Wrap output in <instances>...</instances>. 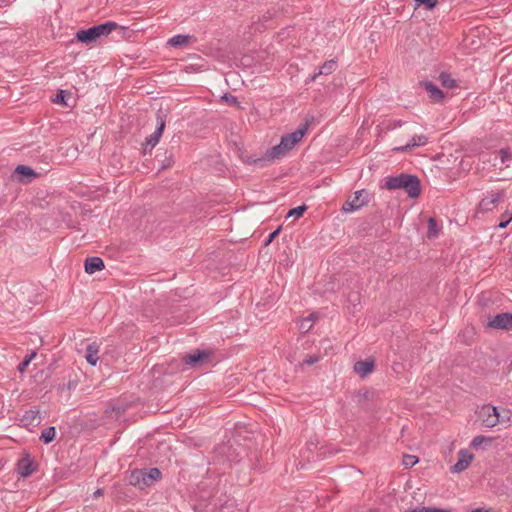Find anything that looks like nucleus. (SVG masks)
Masks as SVG:
<instances>
[{
    "instance_id": "29",
    "label": "nucleus",
    "mask_w": 512,
    "mask_h": 512,
    "mask_svg": "<svg viewBox=\"0 0 512 512\" xmlns=\"http://www.w3.org/2000/svg\"><path fill=\"white\" fill-rule=\"evenodd\" d=\"M307 210V206L305 204L300 205L298 207L292 208L288 211L286 218L294 217V218H300L303 216L305 211Z\"/></svg>"
},
{
    "instance_id": "10",
    "label": "nucleus",
    "mask_w": 512,
    "mask_h": 512,
    "mask_svg": "<svg viewBox=\"0 0 512 512\" xmlns=\"http://www.w3.org/2000/svg\"><path fill=\"white\" fill-rule=\"evenodd\" d=\"M36 176L37 173L29 166L18 165L12 174V179L21 183H29Z\"/></svg>"
},
{
    "instance_id": "40",
    "label": "nucleus",
    "mask_w": 512,
    "mask_h": 512,
    "mask_svg": "<svg viewBox=\"0 0 512 512\" xmlns=\"http://www.w3.org/2000/svg\"><path fill=\"white\" fill-rule=\"evenodd\" d=\"M403 125V122L401 120L393 121L387 125V129H395L397 127H400Z\"/></svg>"
},
{
    "instance_id": "8",
    "label": "nucleus",
    "mask_w": 512,
    "mask_h": 512,
    "mask_svg": "<svg viewBox=\"0 0 512 512\" xmlns=\"http://www.w3.org/2000/svg\"><path fill=\"white\" fill-rule=\"evenodd\" d=\"M503 199L504 193L502 191L491 192L479 202L477 211L482 213L492 211Z\"/></svg>"
},
{
    "instance_id": "26",
    "label": "nucleus",
    "mask_w": 512,
    "mask_h": 512,
    "mask_svg": "<svg viewBox=\"0 0 512 512\" xmlns=\"http://www.w3.org/2000/svg\"><path fill=\"white\" fill-rule=\"evenodd\" d=\"M439 229L436 220L433 217L428 219V231L427 237L429 239L436 238L438 236Z\"/></svg>"
},
{
    "instance_id": "42",
    "label": "nucleus",
    "mask_w": 512,
    "mask_h": 512,
    "mask_svg": "<svg viewBox=\"0 0 512 512\" xmlns=\"http://www.w3.org/2000/svg\"><path fill=\"white\" fill-rule=\"evenodd\" d=\"M103 495V489H97L95 492H94V497H100Z\"/></svg>"
},
{
    "instance_id": "43",
    "label": "nucleus",
    "mask_w": 512,
    "mask_h": 512,
    "mask_svg": "<svg viewBox=\"0 0 512 512\" xmlns=\"http://www.w3.org/2000/svg\"><path fill=\"white\" fill-rule=\"evenodd\" d=\"M470 512H489V510H486L484 508H477V509H474V510H472Z\"/></svg>"
},
{
    "instance_id": "33",
    "label": "nucleus",
    "mask_w": 512,
    "mask_h": 512,
    "mask_svg": "<svg viewBox=\"0 0 512 512\" xmlns=\"http://www.w3.org/2000/svg\"><path fill=\"white\" fill-rule=\"evenodd\" d=\"M36 356V352H32L30 355L26 356L25 359L18 365L19 372L23 373L28 367L30 361Z\"/></svg>"
},
{
    "instance_id": "5",
    "label": "nucleus",
    "mask_w": 512,
    "mask_h": 512,
    "mask_svg": "<svg viewBox=\"0 0 512 512\" xmlns=\"http://www.w3.org/2000/svg\"><path fill=\"white\" fill-rule=\"evenodd\" d=\"M371 194L365 190L361 189L354 193L352 198H349L342 206V211L345 213H350L356 211L363 206H366L370 202Z\"/></svg>"
},
{
    "instance_id": "22",
    "label": "nucleus",
    "mask_w": 512,
    "mask_h": 512,
    "mask_svg": "<svg viewBox=\"0 0 512 512\" xmlns=\"http://www.w3.org/2000/svg\"><path fill=\"white\" fill-rule=\"evenodd\" d=\"M337 68V61L334 59H330L323 63V65L319 68L318 74L321 75H330Z\"/></svg>"
},
{
    "instance_id": "18",
    "label": "nucleus",
    "mask_w": 512,
    "mask_h": 512,
    "mask_svg": "<svg viewBox=\"0 0 512 512\" xmlns=\"http://www.w3.org/2000/svg\"><path fill=\"white\" fill-rule=\"evenodd\" d=\"M373 368L374 361L372 360L357 361L354 365V371L361 377L367 376L373 371Z\"/></svg>"
},
{
    "instance_id": "1",
    "label": "nucleus",
    "mask_w": 512,
    "mask_h": 512,
    "mask_svg": "<svg viewBox=\"0 0 512 512\" xmlns=\"http://www.w3.org/2000/svg\"><path fill=\"white\" fill-rule=\"evenodd\" d=\"M384 187L388 190L403 189L410 198H417L421 194L419 178L416 175L407 173L387 177Z\"/></svg>"
},
{
    "instance_id": "19",
    "label": "nucleus",
    "mask_w": 512,
    "mask_h": 512,
    "mask_svg": "<svg viewBox=\"0 0 512 512\" xmlns=\"http://www.w3.org/2000/svg\"><path fill=\"white\" fill-rule=\"evenodd\" d=\"M99 345L93 342L86 347L85 358L91 366H95L98 362Z\"/></svg>"
},
{
    "instance_id": "38",
    "label": "nucleus",
    "mask_w": 512,
    "mask_h": 512,
    "mask_svg": "<svg viewBox=\"0 0 512 512\" xmlns=\"http://www.w3.org/2000/svg\"><path fill=\"white\" fill-rule=\"evenodd\" d=\"M223 100H225L228 104L230 105H236L238 104V100L237 98L232 95V94H229V93H226L224 94V96L222 97Z\"/></svg>"
},
{
    "instance_id": "14",
    "label": "nucleus",
    "mask_w": 512,
    "mask_h": 512,
    "mask_svg": "<svg viewBox=\"0 0 512 512\" xmlns=\"http://www.w3.org/2000/svg\"><path fill=\"white\" fill-rule=\"evenodd\" d=\"M24 427H36L41 423V416L39 410H28L20 419Z\"/></svg>"
},
{
    "instance_id": "2",
    "label": "nucleus",
    "mask_w": 512,
    "mask_h": 512,
    "mask_svg": "<svg viewBox=\"0 0 512 512\" xmlns=\"http://www.w3.org/2000/svg\"><path fill=\"white\" fill-rule=\"evenodd\" d=\"M308 123L300 126L292 133L281 137L280 143L267 151V157L271 160L285 156L305 135Z\"/></svg>"
},
{
    "instance_id": "35",
    "label": "nucleus",
    "mask_w": 512,
    "mask_h": 512,
    "mask_svg": "<svg viewBox=\"0 0 512 512\" xmlns=\"http://www.w3.org/2000/svg\"><path fill=\"white\" fill-rule=\"evenodd\" d=\"M503 220L498 224V227L504 229L512 220V212L506 211L503 215Z\"/></svg>"
},
{
    "instance_id": "17",
    "label": "nucleus",
    "mask_w": 512,
    "mask_h": 512,
    "mask_svg": "<svg viewBox=\"0 0 512 512\" xmlns=\"http://www.w3.org/2000/svg\"><path fill=\"white\" fill-rule=\"evenodd\" d=\"M104 267V261L102 260V258L97 256L88 257L84 263L85 272L88 274H93L95 272L101 271L104 269Z\"/></svg>"
},
{
    "instance_id": "12",
    "label": "nucleus",
    "mask_w": 512,
    "mask_h": 512,
    "mask_svg": "<svg viewBox=\"0 0 512 512\" xmlns=\"http://www.w3.org/2000/svg\"><path fill=\"white\" fill-rule=\"evenodd\" d=\"M35 470L34 461L29 454H25L17 463V472L22 477L30 476Z\"/></svg>"
},
{
    "instance_id": "13",
    "label": "nucleus",
    "mask_w": 512,
    "mask_h": 512,
    "mask_svg": "<svg viewBox=\"0 0 512 512\" xmlns=\"http://www.w3.org/2000/svg\"><path fill=\"white\" fill-rule=\"evenodd\" d=\"M421 85L427 91V93L429 94V98L433 102H442V100L444 99V93L437 85H435L432 81H423L421 82Z\"/></svg>"
},
{
    "instance_id": "28",
    "label": "nucleus",
    "mask_w": 512,
    "mask_h": 512,
    "mask_svg": "<svg viewBox=\"0 0 512 512\" xmlns=\"http://www.w3.org/2000/svg\"><path fill=\"white\" fill-rule=\"evenodd\" d=\"M71 96V93L67 90H59L56 94L55 98L52 101L56 104H60L62 106H67L66 99Z\"/></svg>"
},
{
    "instance_id": "9",
    "label": "nucleus",
    "mask_w": 512,
    "mask_h": 512,
    "mask_svg": "<svg viewBox=\"0 0 512 512\" xmlns=\"http://www.w3.org/2000/svg\"><path fill=\"white\" fill-rule=\"evenodd\" d=\"M488 326L493 329L512 330V313L497 314L488 322Z\"/></svg>"
},
{
    "instance_id": "30",
    "label": "nucleus",
    "mask_w": 512,
    "mask_h": 512,
    "mask_svg": "<svg viewBox=\"0 0 512 512\" xmlns=\"http://www.w3.org/2000/svg\"><path fill=\"white\" fill-rule=\"evenodd\" d=\"M414 3H415L416 8L423 5V6H425V8L427 10H433L436 7L438 1L437 0H414Z\"/></svg>"
},
{
    "instance_id": "7",
    "label": "nucleus",
    "mask_w": 512,
    "mask_h": 512,
    "mask_svg": "<svg viewBox=\"0 0 512 512\" xmlns=\"http://www.w3.org/2000/svg\"><path fill=\"white\" fill-rule=\"evenodd\" d=\"M478 415L482 424L488 428H492L501 422V415L495 406L483 405L480 408Z\"/></svg>"
},
{
    "instance_id": "34",
    "label": "nucleus",
    "mask_w": 512,
    "mask_h": 512,
    "mask_svg": "<svg viewBox=\"0 0 512 512\" xmlns=\"http://www.w3.org/2000/svg\"><path fill=\"white\" fill-rule=\"evenodd\" d=\"M498 154H499L501 163H505L512 158L509 148L500 149L498 151Z\"/></svg>"
},
{
    "instance_id": "41",
    "label": "nucleus",
    "mask_w": 512,
    "mask_h": 512,
    "mask_svg": "<svg viewBox=\"0 0 512 512\" xmlns=\"http://www.w3.org/2000/svg\"><path fill=\"white\" fill-rule=\"evenodd\" d=\"M320 75L317 73L313 74L312 76H310L306 81L305 83L308 84L310 82H314L317 80V78L319 77Z\"/></svg>"
},
{
    "instance_id": "20",
    "label": "nucleus",
    "mask_w": 512,
    "mask_h": 512,
    "mask_svg": "<svg viewBox=\"0 0 512 512\" xmlns=\"http://www.w3.org/2000/svg\"><path fill=\"white\" fill-rule=\"evenodd\" d=\"M157 160L160 163V169L164 170L172 166L174 163L173 153L165 151L157 154Z\"/></svg>"
},
{
    "instance_id": "21",
    "label": "nucleus",
    "mask_w": 512,
    "mask_h": 512,
    "mask_svg": "<svg viewBox=\"0 0 512 512\" xmlns=\"http://www.w3.org/2000/svg\"><path fill=\"white\" fill-rule=\"evenodd\" d=\"M193 36L190 35H175L172 38L168 40V44L172 47H182L186 45L191 39H193Z\"/></svg>"
},
{
    "instance_id": "45",
    "label": "nucleus",
    "mask_w": 512,
    "mask_h": 512,
    "mask_svg": "<svg viewBox=\"0 0 512 512\" xmlns=\"http://www.w3.org/2000/svg\"><path fill=\"white\" fill-rule=\"evenodd\" d=\"M504 418H506V415H503V417H501V421H504Z\"/></svg>"
},
{
    "instance_id": "32",
    "label": "nucleus",
    "mask_w": 512,
    "mask_h": 512,
    "mask_svg": "<svg viewBox=\"0 0 512 512\" xmlns=\"http://www.w3.org/2000/svg\"><path fill=\"white\" fill-rule=\"evenodd\" d=\"M406 512H450L446 509L435 508V507H417L415 509Z\"/></svg>"
},
{
    "instance_id": "27",
    "label": "nucleus",
    "mask_w": 512,
    "mask_h": 512,
    "mask_svg": "<svg viewBox=\"0 0 512 512\" xmlns=\"http://www.w3.org/2000/svg\"><path fill=\"white\" fill-rule=\"evenodd\" d=\"M439 80H440L442 86L445 88L456 87V81L448 73L442 72L439 76Z\"/></svg>"
},
{
    "instance_id": "16",
    "label": "nucleus",
    "mask_w": 512,
    "mask_h": 512,
    "mask_svg": "<svg viewBox=\"0 0 512 512\" xmlns=\"http://www.w3.org/2000/svg\"><path fill=\"white\" fill-rule=\"evenodd\" d=\"M427 142H428V139H427L426 136H424V135H416V136L412 137V139L410 140L409 143H407L404 146L395 147V148H393V151H396V152H408V151L412 150V148H414V147H419V146L426 145Z\"/></svg>"
},
{
    "instance_id": "23",
    "label": "nucleus",
    "mask_w": 512,
    "mask_h": 512,
    "mask_svg": "<svg viewBox=\"0 0 512 512\" xmlns=\"http://www.w3.org/2000/svg\"><path fill=\"white\" fill-rule=\"evenodd\" d=\"M56 436V429L54 426H50L42 431L40 435V441L44 442L45 444L51 443Z\"/></svg>"
},
{
    "instance_id": "4",
    "label": "nucleus",
    "mask_w": 512,
    "mask_h": 512,
    "mask_svg": "<svg viewBox=\"0 0 512 512\" xmlns=\"http://www.w3.org/2000/svg\"><path fill=\"white\" fill-rule=\"evenodd\" d=\"M162 478V473L158 468L135 469L130 472L128 482L141 490L152 486Z\"/></svg>"
},
{
    "instance_id": "36",
    "label": "nucleus",
    "mask_w": 512,
    "mask_h": 512,
    "mask_svg": "<svg viewBox=\"0 0 512 512\" xmlns=\"http://www.w3.org/2000/svg\"><path fill=\"white\" fill-rule=\"evenodd\" d=\"M320 357L318 355H309L302 361V365H313L319 361Z\"/></svg>"
},
{
    "instance_id": "31",
    "label": "nucleus",
    "mask_w": 512,
    "mask_h": 512,
    "mask_svg": "<svg viewBox=\"0 0 512 512\" xmlns=\"http://www.w3.org/2000/svg\"><path fill=\"white\" fill-rule=\"evenodd\" d=\"M417 462H418V458L416 456H414V455L406 454V455L403 456L402 464L406 468L413 467Z\"/></svg>"
},
{
    "instance_id": "6",
    "label": "nucleus",
    "mask_w": 512,
    "mask_h": 512,
    "mask_svg": "<svg viewBox=\"0 0 512 512\" xmlns=\"http://www.w3.org/2000/svg\"><path fill=\"white\" fill-rule=\"evenodd\" d=\"M166 118H167V111L163 110V109H159L156 113V121H157L156 130L150 136H148L145 140L146 146H150L151 149L158 144V142L163 134V131H164L165 125H166Z\"/></svg>"
},
{
    "instance_id": "15",
    "label": "nucleus",
    "mask_w": 512,
    "mask_h": 512,
    "mask_svg": "<svg viewBox=\"0 0 512 512\" xmlns=\"http://www.w3.org/2000/svg\"><path fill=\"white\" fill-rule=\"evenodd\" d=\"M210 353L204 350H196L194 353L187 354L183 357L185 364L195 367L198 364L202 363L204 360L208 359Z\"/></svg>"
},
{
    "instance_id": "39",
    "label": "nucleus",
    "mask_w": 512,
    "mask_h": 512,
    "mask_svg": "<svg viewBox=\"0 0 512 512\" xmlns=\"http://www.w3.org/2000/svg\"><path fill=\"white\" fill-rule=\"evenodd\" d=\"M111 411L116 413V416H120L125 412V407L123 405H112Z\"/></svg>"
},
{
    "instance_id": "44",
    "label": "nucleus",
    "mask_w": 512,
    "mask_h": 512,
    "mask_svg": "<svg viewBox=\"0 0 512 512\" xmlns=\"http://www.w3.org/2000/svg\"><path fill=\"white\" fill-rule=\"evenodd\" d=\"M507 414H510V412H509V411H507ZM506 418H507V420H509V419H510V416H509V415H507V416H506Z\"/></svg>"
},
{
    "instance_id": "37",
    "label": "nucleus",
    "mask_w": 512,
    "mask_h": 512,
    "mask_svg": "<svg viewBox=\"0 0 512 512\" xmlns=\"http://www.w3.org/2000/svg\"><path fill=\"white\" fill-rule=\"evenodd\" d=\"M280 231H281V226H279L276 230L271 232L269 234V236L267 237V239L265 240L264 245L268 246L279 235Z\"/></svg>"
},
{
    "instance_id": "11",
    "label": "nucleus",
    "mask_w": 512,
    "mask_h": 512,
    "mask_svg": "<svg viewBox=\"0 0 512 512\" xmlns=\"http://www.w3.org/2000/svg\"><path fill=\"white\" fill-rule=\"evenodd\" d=\"M474 456L466 449H462L458 453V461L451 467L452 473H460L466 470L472 462Z\"/></svg>"
},
{
    "instance_id": "24",
    "label": "nucleus",
    "mask_w": 512,
    "mask_h": 512,
    "mask_svg": "<svg viewBox=\"0 0 512 512\" xmlns=\"http://www.w3.org/2000/svg\"><path fill=\"white\" fill-rule=\"evenodd\" d=\"M270 160L271 159H269L266 154L265 156L260 157V158H254L252 156H247L243 161L250 165H254L256 167L262 168L266 165V162L270 161Z\"/></svg>"
},
{
    "instance_id": "3",
    "label": "nucleus",
    "mask_w": 512,
    "mask_h": 512,
    "mask_svg": "<svg viewBox=\"0 0 512 512\" xmlns=\"http://www.w3.org/2000/svg\"><path fill=\"white\" fill-rule=\"evenodd\" d=\"M118 27V24L112 21H108L99 25L92 26L85 30L77 31L75 39L78 42L90 45L95 43L101 36L109 35L113 30Z\"/></svg>"
},
{
    "instance_id": "25",
    "label": "nucleus",
    "mask_w": 512,
    "mask_h": 512,
    "mask_svg": "<svg viewBox=\"0 0 512 512\" xmlns=\"http://www.w3.org/2000/svg\"><path fill=\"white\" fill-rule=\"evenodd\" d=\"M493 441V438L491 437H487V436H484V435H478L476 437L473 438V440L471 441V444L470 446L474 449H478L481 447V445L483 443H486V444H491Z\"/></svg>"
}]
</instances>
